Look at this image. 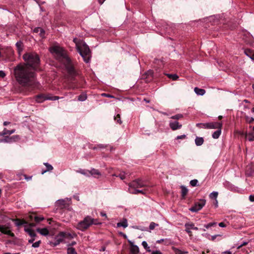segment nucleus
I'll list each match as a JSON object with an SVG mask.
<instances>
[{"instance_id": "56", "label": "nucleus", "mask_w": 254, "mask_h": 254, "mask_svg": "<svg viewBox=\"0 0 254 254\" xmlns=\"http://www.w3.org/2000/svg\"><path fill=\"white\" fill-rule=\"evenodd\" d=\"M35 240V237H31V238L28 240V243L30 244H33Z\"/></svg>"}, {"instance_id": "20", "label": "nucleus", "mask_w": 254, "mask_h": 254, "mask_svg": "<svg viewBox=\"0 0 254 254\" xmlns=\"http://www.w3.org/2000/svg\"><path fill=\"white\" fill-rule=\"evenodd\" d=\"M130 193L133 194H137L138 193H142L143 194H145L146 191L144 190L133 189L131 190Z\"/></svg>"}, {"instance_id": "62", "label": "nucleus", "mask_w": 254, "mask_h": 254, "mask_svg": "<svg viewBox=\"0 0 254 254\" xmlns=\"http://www.w3.org/2000/svg\"><path fill=\"white\" fill-rule=\"evenodd\" d=\"M222 254H232L230 251H225L222 253Z\"/></svg>"}, {"instance_id": "18", "label": "nucleus", "mask_w": 254, "mask_h": 254, "mask_svg": "<svg viewBox=\"0 0 254 254\" xmlns=\"http://www.w3.org/2000/svg\"><path fill=\"white\" fill-rule=\"evenodd\" d=\"M181 196H182V197L184 199V198H185L188 192V190L186 187H185L184 186H181Z\"/></svg>"}, {"instance_id": "50", "label": "nucleus", "mask_w": 254, "mask_h": 254, "mask_svg": "<svg viewBox=\"0 0 254 254\" xmlns=\"http://www.w3.org/2000/svg\"><path fill=\"white\" fill-rule=\"evenodd\" d=\"M119 177L121 180H124L126 178L125 173H120Z\"/></svg>"}, {"instance_id": "11", "label": "nucleus", "mask_w": 254, "mask_h": 254, "mask_svg": "<svg viewBox=\"0 0 254 254\" xmlns=\"http://www.w3.org/2000/svg\"><path fill=\"white\" fill-rule=\"evenodd\" d=\"M64 233L61 232L58 236L55 237L54 242H51V244L53 246H56L60 244L64 240Z\"/></svg>"}, {"instance_id": "31", "label": "nucleus", "mask_w": 254, "mask_h": 254, "mask_svg": "<svg viewBox=\"0 0 254 254\" xmlns=\"http://www.w3.org/2000/svg\"><path fill=\"white\" fill-rule=\"evenodd\" d=\"M183 117V116L182 114H178L175 115L174 116H171L170 117V119L174 121H178V120L182 118Z\"/></svg>"}, {"instance_id": "60", "label": "nucleus", "mask_w": 254, "mask_h": 254, "mask_svg": "<svg viewBox=\"0 0 254 254\" xmlns=\"http://www.w3.org/2000/svg\"><path fill=\"white\" fill-rule=\"evenodd\" d=\"M100 215L103 217H105L106 218L107 217L106 214L104 212H101L100 213Z\"/></svg>"}, {"instance_id": "9", "label": "nucleus", "mask_w": 254, "mask_h": 254, "mask_svg": "<svg viewBox=\"0 0 254 254\" xmlns=\"http://www.w3.org/2000/svg\"><path fill=\"white\" fill-rule=\"evenodd\" d=\"M169 125L170 128L173 130H176L182 128V125L178 121L171 120L169 121Z\"/></svg>"}, {"instance_id": "40", "label": "nucleus", "mask_w": 254, "mask_h": 254, "mask_svg": "<svg viewBox=\"0 0 254 254\" xmlns=\"http://www.w3.org/2000/svg\"><path fill=\"white\" fill-rule=\"evenodd\" d=\"M41 243V241L40 240L37 241L32 244V247L33 248H38L40 246V244Z\"/></svg>"}, {"instance_id": "59", "label": "nucleus", "mask_w": 254, "mask_h": 254, "mask_svg": "<svg viewBox=\"0 0 254 254\" xmlns=\"http://www.w3.org/2000/svg\"><path fill=\"white\" fill-rule=\"evenodd\" d=\"M80 172H81V174H82L83 175H88V174H89L88 172V171H85V170H82Z\"/></svg>"}, {"instance_id": "25", "label": "nucleus", "mask_w": 254, "mask_h": 254, "mask_svg": "<svg viewBox=\"0 0 254 254\" xmlns=\"http://www.w3.org/2000/svg\"><path fill=\"white\" fill-rule=\"evenodd\" d=\"M15 221V224L17 226H20L23 224H27V222L25 220H21L19 219H15L13 220Z\"/></svg>"}, {"instance_id": "57", "label": "nucleus", "mask_w": 254, "mask_h": 254, "mask_svg": "<svg viewBox=\"0 0 254 254\" xmlns=\"http://www.w3.org/2000/svg\"><path fill=\"white\" fill-rule=\"evenodd\" d=\"M219 226L221 227H225L226 224L223 222H220L219 223Z\"/></svg>"}, {"instance_id": "23", "label": "nucleus", "mask_w": 254, "mask_h": 254, "mask_svg": "<svg viewBox=\"0 0 254 254\" xmlns=\"http://www.w3.org/2000/svg\"><path fill=\"white\" fill-rule=\"evenodd\" d=\"M44 164L45 165L46 169L44 170H42L41 172L42 174H44L45 173H46L47 171H50L53 170V167L50 164H49L48 163H44Z\"/></svg>"}, {"instance_id": "27", "label": "nucleus", "mask_w": 254, "mask_h": 254, "mask_svg": "<svg viewBox=\"0 0 254 254\" xmlns=\"http://www.w3.org/2000/svg\"><path fill=\"white\" fill-rule=\"evenodd\" d=\"M128 226L127 220L126 219H124L122 222H119L117 223V227H123L124 228H126Z\"/></svg>"}, {"instance_id": "42", "label": "nucleus", "mask_w": 254, "mask_h": 254, "mask_svg": "<svg viewBox=\"0 0 254 254\" xmlns=\"http://www.w3.org/2000/svg\"><path fill=\"white\" fill-rule=\"evenodd\" d=\"M43 220H44L43 217L37 216L34 217V220L37 223L40 222V221H42Z\"/></svg>"}, {"instance_id": "38", "label": "nucleus", "mask_w": 254, "mask_h": 254, "mask_svg": "<svg viewBox=\"0 0 254 254\" xmlns=\"http://www.w3.org/2000/svg\"><path fill=\"white\" fill-rule=\"evenodd\" d=\"M167 75L169 78H172L173 80H176L179 78L177 74H167Z\"/></svg>"}, {"instance_id": "45", "label": "nucleus", "mask_w": 254, "mask_h": 254, "mask_svg": "<svg viewBox=\"0 0 254 254\" xmlns=\"http://www.w3.org/2000/svg\"><path fill=\"white\" fill-rule=\"evenodd\" d=\"M142 245L144 247L145 249L148 251L147 249L149 248V247H148L147 243L146 241H143L142 242Z\"/></svg>"}, {"instance_id": "16", "label": "nucleus", "mask_w": 254, "mask_h": 254, "mask_svg": "<svg viewBox=\"0 0 254 254\" xmlns=\"http://www.w3.org/2000/svg\"><path fill=\"white\" fill-rule=\"evenodd\" d=\"M37 231L43 236H47L49 233V230L46 228H37Z\"/></svg>"}, {"instance_id": "7", "label": "nucleus", "mask_w": 254, "mask_h": 254, "mask_svg": "<svg viewBox=\"0 0 254 254\" xmlns=\"http://www.w3.org/2000/svg\"><path fill=\"white\" fill-rule=\"evenodd\" d=\"M206 203L205 199H200L199 201L195 203L194 205L190 207L189 210L193 212H196L201 210Z\"/></svg>"}, {"instance_id": "36", "label": "nucleus", "mask_w": 254, "mask_h": 254, "mask_svg": "<svg viewBox=\"0 0 254 254\" xmlns=\"http://www.w3.org/2000/svg\"><path fill=\"white\" fill-rule=\"evenodd\" d=\"M197 127L203 128H208V123H204V124H197L196 125Z\"/></svg>"}, {"instance_id": "48", "label": "nucleus", "mask_w": 254, "mask_h": 254, "mask_svg": "<svg viewBox=\"0 0 254 254\" xmlns=\"http://www.w3.org/2000/svg\"><path fill=\"white\" fill-rule=\"evenodd\" d=\"M186 138V135L185 134L178 135L176 137V139H183Z\"/></svg>"}, {"instance_id": "26", "label": "nucleus", "mask_w": 254, "mask_h": 254, "mask_svg": "<svg viewBox=\"0 0 254 254\" xmlns=\"http://www.w3.org/2000/svg\"><path fill=\"white\" fill-rule=\"evenodd\" d=\"M204 142L203 138L200 137H196L195 139V143L197 146L201 145Z\"/></svg>"}, {"instance_id": "43", "label": "nucleus", "mask_w": 254, "mask_h": 254, "mask_svg": "<svg viewBox=\"0 0 254 254\" xmlns=\"http://www.w3.org/2000/svg\"><path fill=\"white\" fill-rule=\"evenodd\" d=\"M156 226H158V224L155 223L154 222H151V223H150V225H149V229L150 230H153L155 228V227Z\"/></svg>"}, {"instance_id": "2", "label": "nucleus", "mask_w": 254, "mask_h": 254, "mask_svg": "<svg viewBox=\"0 0 254 254\" xmlns=\"http://www.w3.org/2000/svg\"><path fill=\"white\" fill-rule=\"evenodd\" d=\"M50 51L58 61L65 66L69 72H74L71 60L68 57L66 52L63 48L59 45H54L50 48Z\"/></svg>"}, {"instance_id": "64", "label": "nucleus", "mask_w": 254, "mask_h": 254, "mask_svg": "<svg viewBox=\"0 0 254 254\" xmlns=\"http://www.w3.org/2000/svg\"><path fill=\"white\" fill-rule=\"evenodd\" d=\"M100 4H102L105 0H98Z\"/></svg>"}, {"instance_id": "39", "label": "nucleus", "mask_w": 254, "mask_h": 254, "mask_svg": "<svg viewBox=\"0 0 254 254\" xmlns=\"http://www.w3.org/2000/svg\"><path fill=\"white\" fill-rule=\"evenodd\" d=\"M114 120L116 121V122L119 124H122V121L121 120V117L120 114H117L116 116L114 117Z\"/></svg>"}, {"instance_id": "58", "label": "nucleus", "mask_w": 254, "mask_h": 254, "mask_svg": "<svg viewBox=\"0 0 254 254\" xmlns=\"http://www.w3.org/2000/svg\"><path fill=\"white\" fill-rule=\"evenodd\" d=\"M152 254H162V253L159 251H153Z\"/></svg>"}, {"instance_id": "29", "label": "nucleus", "mask_w": 254, "mask_h": 254, "mask_svg": "<svg viewBox=\"0 0 254 254\" xmlns=\"http://www.w3.org/2000/svg\"><path fill=\"white\" fill-rule=\"evenodd\" d=\"M185 227H188L190 230H197L198 229L197 227L194 226V224L193 223H187L185 225Z\"/></svg>"}, {"instance_id": "49", "label": "nucleus", "mask_w": 254, "mask_h": 254, "mask_svg": "<svg viewBox=\"0 0 254 254\" xmlns=\"http://www.w3.org/2000/svg\"><path fill=\"white\" fill-rule=\"evenodd\" d=\"M248 244V242H244L242 244H241L240 245L238 246L237 248V249H240L243 246H246Z\"/></svg>"}, {"instance_id": "22", "label": "nucleus", "mask_w": 254, "mask_h": 254, "mask_svg": "<svg viewBox=\"0 0 254 254\" xmlns=\"http://www.w3.org/2000/svg\"><path fill=\"white\" fill-rule=\"evenodd\" d=\"M194 91L195 93L198 95L202 96L205 93V91L204 89H200L198 87H195Z\"/></svg>"}, {"instance_id": "33", "label": "nucleus", "mask_w": 254, "mask_h": 254, "mask_svg": "<svg viewBox=\"0 0 254 254\" xmlns=\"http://www.w3.org/2000/svg\"><path fill=\"white\" fill-rule=\"evenodd\" d=\"M87 99V95L85 94H81L78 97V100L79 101H84Z\"/></svg>"}, {"instance_id": "28", "label": "nucleus", "mask_w": 254, "mask_h": 254, "mask_svg": "<svg viewBox=\"0 0 254 254\" xmlns=\"http://www.w3.org/2000/svg\"><path fill=\"white\" fill-rule=\"evenodd\" d=\"M221 133V128H218V129L214 131L212 134V137L215 139L218 138Z\"/></svg>"}, {"instance_id": "1", "label": "nucleus", "mask_w": 254, "mask_h": 254, "mask_svg": "<svg viewBox=\"0 0 254 254\" xmlns=\"http://www.w3.org/2000/svg\"><path fill=\"white\" fill-rule=\"evenodd\" d=\"M26 65H18L14 68V74L17 81L22 86L29 89L38 87L35 79V69L40 63L38 55L35 53H27L23 56Z\"/></svg>"}, {"instance_id": "24", "label": "nucleus", "mask_w": 254, "mask_h": 254, "mask_svg": "<svg viewBox=\"0 0 254 254\" xmlns=\"http://www.w3.org/2000/svg\"><path fill=\"white\" fill-rule=\"evenodd\" d=\"M254 132L246 134V138L250 141H254V127L253 129Z\"/></svg>"}, {"instance_id": "21", "label": "nucleus", "mask_w": 254, "mask_h": 254, "mask_svg": "<svg viewBox=\"0 0 254 254\" xmlns=\"http://www.w3.org/2000/svg\"><path fill=\"white\" fill-rule=\"evenodd\" d=\"M172 249L175 254H186L188 253L187 251H182L174 247H173Z\"/></svg>"}, {"instance_id": "46", "label": "nucleus", "mask_w": 254, "mask_h": 254, "mask_svg": "<svg viewBox=\"0 0 254 254\" xmlns=\"http://www.w3.org/2000/svg\"><path fill=\"white\" fill-rule=\"evenodd\" d=\"M216 223H209L206 225H205L204 227L206 228V229H208L209 228L216 225Z\"/></svg>"}, {"instance_id": "35", "label": "nucleus", "mask_w": 254, "mask_h": 254, "mask_svg": "<svg viewBox=\"0 0 254 254\" xmlns=\"http://www.w3.org/2000/svg\"><path fill=\"white\" fill-rule=\"evenodd\" d=\"M67 254H77L75 249L73 248H68L67 250Z\"/></svg>"}, {"instance_id": "37", "label": "nucleus", "mask_w": 254, "mask_h": 254, "mask_svg": "<svg viewBox=\"0 0 254 254\" xmlns=\"http://www.w3.org/2000/svg\"><path fill=\"white\" fill-rule=\"evenodd\" d=\"M16 46L17 48V50H18V51L19 53H20L21 51H22V42H17L16 43Z\"/></svg>"}, {"instance_id": "44", "label": "nucleus", "mask_w": 254, "mask_h": 254, "mask_svg": "<svg viewBox=\"0 0 254 254\" xmlns=\"http://www.w3.org/2000/svg\"><path fill=\"white\" fill-rule=\"evenodd\" d=\"M45 32L44 30L42 28H41V30L39 31V35L41 38H44L45 37Z\"/></svg>"}, {"instance_id": "15", "label": "nucleus", "mask_w": 254, "mask_h": 254, "mask_svg": "<svg viewBox=\"0 0 254 254\" xmlns=\"http://www.w3.org/2000/svg\"><path fill=\"white\" fill-rule=\"evenodd\" d=\"M88 147L90 149H93V150H98V149H102L103 148H104L106 147V145L102 144H99L97 145H93L91 143H89L88 144Z\"/></svg>"}, {"instance_id": "12", "label": "nucleus", "mask_w": 254, "mask_h": 254, "mask_svg": "<svg viewBox=\"0 0 254 254\" xmlns=\"http://www.w3.org/2000/svg\"><path fill=\"white\" fill-rule=\"evenodd\" d=\"M128 242L130 246V254H138L139 252L138 247L136 245H134L132 242L129 241Z\"/></svg>"}, {"instance_id": "8", "label": "nucleus", "mask_w": 254, "mask_h": 254, "mask_svg": "<svg viewBox=\"0 0 254 254\" xmlns=\"http://www.w3.org/2000/svg\"><path fill=\"white\" fill-rule=\"evenodd\" d=\"M0 231L2 233L9 235L11 237H14V234L11 232V226L9 224L0 225Z\"/></svg>"}, {"instance_id": "51", "label": "nucleus", "mask_w": 254, "mask_h": 254, "mask_svg": "<svg viewBox=\"0 0 254 254\" xmlns=\"http://www.w3.org/2000/svg\"><path fill=\"white\" fill-rule=\"evenodd\" d=\"M247 121L249 123L251 124V123H252V122H253L254 121V118H248V117L247 118Z\"/></svg>"}, {"instance_id": "10", "label": "nucleus", "mask_w": 254, "mask_h": 254, "mask_svg": "<svg viewBox=\"0 0 254 254\" xmlns=\"http://www.w3.org/2000/svg\"><path fill=\"white\" fill-rule=\"evenodd\" d=\"M20 139V137L18 135H13L12 136H5V137L2 139V142L11 143L16 141H17Z\"/></svg>"}, {"instance_id": "4", "label": "nucleus", "mask_w": 254, "mask_h": 254, "mask_svg": "<svg viewBox=\"0 0 254 254\" xmlns=\"http://www.w3.org/2000/svg\"><path fill=\"white\" fill-rule=\"evenodd\" d=\"M92 224H98L97 219H94L89 216H87L83 220L80 221L77 223L76 228L81 231H84Z\"/></svg>"}, {"instance_id": "63", "label": "nucleus", "mask_w": 254, "mask_h": 254, "mask_svg": "<svg viewBox=\"0 0 254 254\" xmlns=\"http://www.w3.org/2000/svg\"><path fill=\"white\" fill-rule=\"evenodd\" d=\"M24 176H25V179L26 180H27V181H29V180H31V178H32V177H27L26 175H24Z\"/></svg>"}, {"instance_id": "47", "label": "nucleus", "mask_w": 254, "mask_h": 254, "mask_svg": "<svg viewBox=\"0 0 254 254\" xmlns=\"http://www.w3.org/2000/svg\"><path fill=\"white\" fill-rule=\"evenodd\" d=\"M185 231L187 232V233L190 236H191L192 234L191 231H190V229L188 227H185Z\"/></svg>"}, {"instance_id": "55", "label": "nucleus", "mask_w": 254, "mask_h": 254, "mask_svg": "<svg viewBox=\"0 0 254 254\" xmlns=\"http://www.w3.org/2000/svg\"><path fill=\"white\" fill-rule=\"evenodd\" d=\"M249 200L251 202H254V195H250L249 196Z\"/></svg>"}, {"instance_id": "53", "label": "nucleus", "mask_w": 254, "mask_h": 254, "mask_svg": "<svg viewBox=\"0 0 254 254\" xmlns=\"http://www.w3.org/2000/svg\"><path fill=\"white\" fill-rule=\"evenodd\" d=\"M102 96H104V97H109V98H113L114 97L113 96L108 94H106V93L102 94Z\"/></svg>"}, {"instance_id": "32", "label": "nucleus", "mask_w": 254, "mask_h": 254, "mask_svg": "<svg viewBox=\"0 0 254 254\" xmlns=\"http://www.w3.org/2000/svg\"><path fill=\"white\" fill-rule=\"evenodd\" d=\"M3 133L4 135L6 134H11L15 132V129H12V130H8L6 128H4L3 130Z\"/></svg>"}, {"instance_id": "52", "label": "nucleus", "mask_w": 254, "mask_h": 254, "mask_svg": "<svg viewBox=\"0 0 254 254\" xmlns=\"http://www.w3.org/2000/svg\"><path fill=\"white\" fill-rule=\"evenodd\" d=\"M41 30V28L40 27H36L34 29L33 32L34 33H39V31Z\"/></svg>"}, {"instance_id": "14", "label": "nucleus", "mask_w": 254, "mask_h": 254, "mask_svg": "<svg viewBox=\"0 0 254 254\" xmlns=\"http://www.w3.org/2000/svg\"><path fill=\"white\" fill-rule=\"evenodd\" d=\"M208 128L211 129H218L221 128L222 124L218 122H212V123H208Z\"/></svg>"}, {"instance_id": "6", "label": "nucleus", "mask_w": 254, "mask_h": 254, "mask_svg": "<svg viewBox=\"0 0 254 254\" xmlns=\"http://www.w3.org/2000/svg\"><path fill=\"white\" fill-rule=\"evenodd\" d=\"M60 98L59 96H52L50 94H40L35 96V99L37 103H42L45 100L55 101Z\"/></svg>"}, {"instance_id": "54", "label": "nucleus", "mask_w": 254, "mask_h": 254, "mask_svg": "<svg viewBox=\"0 0 254 254\" xmlns=\"http://www.w3.org/2000/svg\"><path fill=\"white\" fill-rule=\"evenodd\" d=\"M5 76L4 72L2 70H0V77L3 78Z\"/></svg>"}, {"instance_id": "5", "label": "nucleus", "mask_w": 254, "mask_h": 254, "mask_svg": "<svg viewBox=\"0 0 254 254\" xmlns=\"http://www.w3.org/2000/svg\"><path fill=\"white\" fill-rule=\"evenodd\" d=\"M128 192L130 193V191L133 189H138L145 187L146 185L145 183L141 179H137L132 182L128 184Z\"/></svg>"}, {"instance_id": "13", "label": "nucleus", "mask_w": 254, "mask_h": 254, "mask_svg": "<svg viewBox=\"0 0 254 254\" xmlns=\"http://www.w3.org/2000/svg\"><path fill=\"white\" fill-rule=\"evenodd\" d=\"M55 205L58 208L63 209L66 206V201L63 199H59L56 202Z\"/></svg>"}, {"instance_id": "34", "label": "nucleus", "mask_w": 254, "mask_h": 254, "mask_svg": "<svg viewBox=\"0 0 254 254\" xmlns=\"http://www.w3.org/2000/svg\"><path fill=\"white\" fill-rule=\"evenodd\" d=\"M218 195V193L217 191H213L209 194V197L211 199H216Z\"/></svg>"}, {"instance_id": "30", "label": "nucleus", "mask_w": 254, "mask_h": 254, "mask_svg": "<svg viewBox=\"0 0 254 254\" xmlns=\"http://www.w3.org/2000/svg\"><path fill=\"white\" fill-rule=\"evenodd\" d=\"M245 54L252 60L254 61V53H253L250 50H246L245 51Z\"/></svg>"}, {"instance_id": "17", "label": "nucleus", "mask_w": 254, "mask_h": 254, "mask_svg": "<svg viewBox=\"0 0 254 254\" xmlns=\"http://www.w3.org/2000/svg\"><path fill=\"white\" fill-rule=\"evenodd\" d=\"M24 231L27 232L31 237H35L36 236V234L30 228L25 226Z\"/></svg>"}, {"instance_id": "19", "label": "nucleus", "mask_w": 254, "mask_h": 254, "mask_svg": "<svg viewBox=\"0 0 254 254\" xmlns=\"http://www.w3.org/2000/svg\"><path fill=\"white\" fill-rule=\"evenodd\" d=\"M88 172L91 175L95 177L96 176L101 175V173H100V172L98 170L95 169H92L91 170L88 171Z\"/></svg>"}, {"instance_id": "3", "label": "nucleus", "mask_w": 254, "mask_h": 254, "mask_svg": "<svg viewBox=\"0 0 254 254\" xmlns=\"http://www.w3.org/2000/svg\"><path fill=\"white\" fill-rule=\"evenodd\" d=\"M73 42L75 44L77 52L83 58L86 63L90 62L91 54L88 46L82 40L76 38L73 39Z\"/></svg>"}, {"instance_id": "41", "label": "nucleus", "mask_w": 254, "mask_h": 254, "mask_svg": "<svg viewBox=\"0 0 254 254\" xmlns=\"http://www.w3.org/2000/svg\"><path fill=\"white\" fill-rule=\"evenodd\" d=\"M190 185L192 187H195V186H197V183H198V181L196 179H194V180L190 181Z\"/></svg>"}, {"instance_id": "61", "label": "nucleus", "mask_w": 254, "mask_h": 254, "mask_svg": "<svg viewBox=\"0 0 254 254\" xmlns=\"http://www.w3.org/2000/svg\"><path fill=\"white\" fill-rule=\"evenodd\" d=\"M219 236V235H215L212 236L211 237V240L214 241L216 238V237Z\"/></svg>"}]
</instances>
